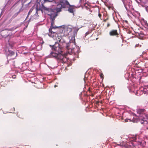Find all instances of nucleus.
Here are the masks:
<instances>
[{"label": "nucleus", "instance_id": "nucleus-1", "mask_svg": "<svg viewBox=\"0 0 148 148\" xmlns=\"http://www.w3.org/2000/svg\"><path fill=\"white\" fill-rule=\"evenodd\" d=\"M49 46L52 51L48 56V58H54L58 62L63 63L67 62V58L63 55V50L58 42H56L54 45H50Z\"/></svg>", "mask_w": 148, "mask_h": 148}, {"label": "nucleus", "instance_id": "nucleus-2", "mask_svg": "<svg viewBox=\"0 0 148 148\" xmlns=\"http://www.w3.org/2000/svg\"><path fill=\"white\" fill-rule=\"evenodd\" d=\"M42 9L45 11V12L50 16L53 19L56 18L58 15V13L61 11V8L56 7L55 8L45 7L44 5H42Z\"/></svg>", "mask_w": 148, "mask_h": 148}, {"label": "nucleus", "instance_id": "nucleus-3", "mask_svg": "<svg viewBox=\"0 0 148 148\" xmlns=\"http://www.w3.org/2000/svg\"><path fill=\"white\" fill-rule=\"evenodd\" d=\"M60 44H59L61 46V48L63 50L62 47H65L69 53H74L75 52V49L74 48L75 45L73 43H66L64 39L61 38V39L59 40Z\"/></svg>", "mask_w": 148, "mask_h": 148}, {"label": "nucleus", "instance_id": "nucleus-4", "mask_svg": "<svg viewBox=\"0 0 148 148\" xmlns=\"http://www.w3.org/2000/svg\"><path fill=\"white\" fill-rule=\"evenodd\" d=\"M145 110L143 109H139L137 110V113L141 114L137 118V120L134 122H140L142 124L144 125H147L146 128L148 129V119L147 118V116L145 114H143V112H144Z\"/></svg>", "mask_w": 148, "mask_h": 148}, {"label": "nucleus", "instance_id": "nucleus-5", "mask_svg": "<svg viewBox=\"0 0 148 148\" xmlns=\"http://www.w3.org/2000/svg\"><path fill=\"white\" fill-rule=\"evenodd\" d=\"M55 18H54V19L50 18L51 19V25L49 29V36L51 37H52L53 38V37L54 36L56 35V32L53 31H52V29H55L56 28H57L58 27H56L55 26H54L53 25L54 24V21L55 20Z\"/></svg>", "mask_w": 148, "mask_h": 148}, {"label": "nucleus", "instance_id": "nucleus-6", "mask_svg": "<svg viewBox=\"0 0 148 148\" xmlns=\"http://www.w3.org/2000/svg\"><path fill=\"white\" fill-rule=\"evenodd\" d=\"M73 27L71 26H64L63 28L62 32H63L64 35L67 36L71 32Z\"/></svg>", "mask_w": 148, "mask_h": 148}, {"label": "nucleus", "instance_id": "nucleus-7", "mask_svg": "<svg viewBox=\"0 0 148 148\" xmlns=\"http://www.w3.org/2000/svg\"><path fill=\"white\" fill-rule=\"evenodd\" d=\"M61 4L59 5H57V6L60 7V8H66L68 7V5H70L69 2L67 0H61L60 1Z\"/></svg>", "mask_w": 148, "mask_h": 148}, {"label": "nucleus", "instance_id": "nucleus-8", "mask_svg": "<svg viewBox=\"0 0 148 148\" xmlns=\"http://www.w3.org/2000/svg\"><path fill=\"white\" fill-rule=\"evenodd\" d=\"M124 6L127 12H130V8H131V5H130V3L127 1H123Z\"/></svg>", "mask_w": 148, "mask_h": 148}, {"label": "nucleus", "instance_id": "nucleus-9", "mask_svg": "<svg viewBox=\"0 0 148 148\" xmlns=\"http://www.w3.org/2000/svg\"><path fill=\"white\" fill-rule=\"evenodd\" d=\"M109 34L110 36H112L116 35L117 36L119 35L116 30H111Z\"/></svg>", "mask_w": 148, "mask_h": 148}, {"label": "nucleus", "instance_id": "nucleus-10", "mask_svg": "<svg viewBox=\"0 0 148 148\" xmlns=\"http://www.w3.org/2000/svg\"><path fill=\"white\" fill-rule=\"evenodd\" d=\"M70 40L69 42V43H73V44H74L75 45V37L73 36H72L70 37ZM75 46L74 47H75Z\"/></svg>", "mask_w": 148, "mask_h": 148}, {"label": "nucleus", "instance_id": "nucleus-11", "mask_svg": "<svg viewBox=\"0 0 148 148\" xmlns=\"http://www.w3.org/2000/svg\"><path fill=\"white\" fill-rule=\"evenodd\" d=\"M70 6L69 7V8L68 11L71 13H73V10L74 9V8L72 7V6L70 5H69Z\"/></svg>", "mask_w": 148, "mask_h": 148}, {"label": "nucleus", "instance_id": "nucleus-12", "mask_svg": "<svg viewBox=\"0 0 148 148\" xmlns=\"http://www.w3.org/2000/svg\"><path fill=\"white\" fill-rule=\"evenodd\" d=\"M7 54L8 56H12L15 54V53L13 51L9 50Z\"/></svg>", "mask_w": 148, "mask_h": 148}, {"label": "nucleus", "instance_id": "nucleus-13", "mask_svg": "<svg viewBox=\"0 0 148 148\" xmlns=\"http://www.w3.org/2000/svg\"><path fill=\"white\" fill-rule=\"evenodd\" d=\"M144 143H145V142L144 141H137V144L138 145H142L143 146H145Z\"/></svg>", "mask_w": 148, "mask_h": 148}, {"label": "nucleus", "instance_id": "nucleus-14", "mask_svg": "<svg viewBox=\"0 0 148 148\" xmlns=\"http://www.w3.org/2000/svg\"><path fill=\"white\" fill-rule=\"evenodd\" d=\"M54 0H43L42 2V5H44L45 3L47 2H52Z\"/></svg>", "mask_w": 148, "mask_h": 148}, {"label": "nucleus", "instance_id": "nucleus-15", "mask_svg": "<svg viewBox=\"0 0 148 148\" xmlns=\"http://www.w3.org/2000/svg\"><path fill=\"white\" fill-rule=\"evenodd\" d=\"M42 48V45L41 44L38 45L36 47V49L37 50H40Z\"/></svg>", "mask_w": 148, "mask_h": 148}, {"label": "nucleus", "instance_id": "nucleus-16", "mask_svg": "<svg viewBox=\"0 0 148 148\" xmlns=\"http://www.w3.org/2000/svg\"><path fill=\"white\" fill-rule=\"evenodd\" d=\"M136 137H134L133 138V140L134 141L133 143L132 144V145H133L134 144V143L135 142H137V141L136 140Z\"/></svg>", "mask_w": 148, "mask_h": 148}, {"label": "nucleus", "instance_id": "nucleus-17", "mask_svg": "<svg viewBox=\"0 0 148 148\" xmlns=\"http://www.w3.org/2000/svg\"><path fill=\"white\" fill-rule=\"evenodd\" d=\"M41 8H42V7H41ZM42 8V9H41L40 8H39L38 7H37L36 8V13H37V12H38V11H40V10H41L42 11L43 10H43L42 9V8Z\"/></svg>", "mask_w": 148, "mask_h": 148}, {"label": "nucleus", "instance_id": "nucleus-18", "mask_svg": "<svg viewBox=\"0 0 148 148\" xmlns=\"http://www.w3.org/2000/svg\"><path fill=\"white\" fill-rule=\"evenodd\" d=\"M33 16L34 18L35 19L38 18V12H37V13H36Z\"/></svg>", "mask_w": 148, "mask_h": 148}, {"label": "nucleus", "instance_id": "nucleus-19", "mask_svg": "<svg viewBox=\"0 0 148 148\" xmlns=\"http://www.w3.org/2000/svg\"><path fill=\"white\" fill-rule=\"evenodd\" d=\"M144 8L146 11L148 13V6H144Z\"/></svg>", "mask_w": 148, "mask_h": 148}, {"label": "nucleus", "instance_id": "nucleus-20", "mask_svg": "<svg viewBox=\"0 0 148 148\" xmlns=\"http://www.w3.org/2000/svg\"><path fill=\"white\" fill-rule=\"evenodd\" d=\"M141 47V45H140L139 44H136L135 46V47Z\"/></svg>", "mask_w": 148, "mask_h": 148}, {"label": "nucleus", "instance_id": "nucleus-21", "mask_svg": "<svg viewBox=\"0 0 148 148\" xmlns=\"http://www.w3.org/2000/svg\"><path fill=\"white\" fill-rule=\"evenodd\" d=\"M32 9H31L28 12V15L29 14H30V13L32 12ZM28 16H27V17Z\"/></svg>", "mask_w": 148, "mask_h": 148}, {"label": "nucleus", "instance_id": "nucleus-22", "mask_svg": "<svg viewBox=\"0 0 148 148\" xmlns=\"http://www.w3.org/2000/svg\"><path fill=\"white\" fill-rule=\"evenodd\" d=\"M18 27H14L12 29L13 30H14V29H16Z\"/></svg>", "mask_w": 148, "mask_h": 148}, {"label": "nucleus", "instance_id": "nucleus-23", "mask_svg": "<svg viewBox=\"0 0 148 148\" xmlns=\"http://www.w3.org/2000/svg\"><path fill=\"white\" fill-rule=\"evenodd\" d=\"M147 125H144L145 126V128H144V129H145V130H148V129H147V128H146V127H147Z\"/></svg>", "mask_w": 148, "mask_h": 148}, {"label": "nucleus", "instance_id": "nucleus-24", "mask_svg": "<svg viewBox=\"0 0 148 148\" xmlns=\"http://www.w3.org/2000/svg\"><path fill=\"white\" fill-rule=\"evenodd\" d=\"M16 77V76L15 75H13L12 76V78H15Z\"/></svg>", "mask_w": 148, "mask_h": 148}, {"label": "nucleus", "instance_id": "nucleus-25", "mask_svg": "<svg viewBox=\"0 0 148 148\" xmlns=\"http://www.w3.org/2000/svg\"><path fill=\"white\" fill-rule=\"evenodd\" d=\"M86 76H85V78H84V80L85 82V80H86Z\"/></svg>", "mask_w": 148, "mask_h": 148}, {"label": "nucleus", "instance_id": "nucleus-26", "mask_svg": "<svg viewBox=\"0 0 148 148\" xmlns=\"http://www.w3.org/2000/svg\"><path fill=\"white\" fill-rule=\"evenodd\" d=\"M57 85H55L54 86V87H55V88H56V87H57Z\"/></svg>", "mask_w": 148, "mask_h": 148}, {"label": "nucleus", "instance_id": "nucleus-27", "mask_svg": "<svg viewBox=\"0 0 148 148\" xmlns=\"http://www.w3.org/2000/svg\"><path fill=\"white\" fill-rule=\"evenodd\" d=\"M88 34V33L87 32H86V35H87Z\"/></svg>", "mask_w": 148, "mask_h": 148}, {"label": "nucleus", "instance_id": "nucleus-28", "mask_svg": "<svg viewBox=\"0 0 148 148\" xmlns=\"http://www.w3.org/2000/svg\"><path fill=\"white\" fill-rule=\"evenodd\" d=\"M109 25H110L109 24H108V25H107V26H108V27Z\"/></svg>", "mask_w": 148, "mask_h": 148}, {"label": "nucleus", "instance_id": "nucleus-29", "mask_svg": "<svg viewBox=\"0 0 148 148\" xmlns=\"http://www.w3.org/2000/svg\"><path fill=\"white\" fill-rule=\"evenodd\" d=\"M99 17H100V16H101V15L100 14H99Z\"/></svg>", "mask_w": 148, "mask_h": 148}, {"label": "nucleus", "instance_id": "nucleus-30", "mask_svg": "<svg viewBox=\"0 0 148 148\" xmlns=\"http://www.w3.org/2000/svg\"><path fill=\"white\" fill-rule=\"evenodd\" d=\"M81 1H82V0H80L79 2H81Z\"/></svg>", "mask_w": 148, "mask_h": 148}, {"label": "nucleus", "instance_id": "nucleus-31", "mask_svg": "<svg viewBox=\"0 0 148 148\" xmlns=\"http://www.w3.org/2000/svg\"><path fill=\"white\" fill-rule=\"evenodd\" d=\"M125 22H127V21H125Z\"/></svg>", "mask_w": 148, "mask_h": 148}, {"label": "nucleus", "instance_id": "nucleus-32", "mask_svg": "<svg viewBox=\"0 0 148 148\" xmlns=\"http://www.w3.org/2000/svg\"><path fill=\"white\" fill-rule=\"evenodd\" d=\"M7 62H8V60H7Z\"/></svg>", "mask_w": 148, "mask_h": 148}, {"label": "nucleus", "instance_id": "nucleus-33", "mask_svg": "<svg viewBox=\"0 0 148 148\" xmlns=\"http://www.w3.org/2000/svg\"><path fill=\"white\" fill-rule=\"evenodd\" d=\"M1 83L0 84V85H1Z\"/></svg>", "mask_w": 148, "mask_h": 148}, {"label": "nucleus", "instance_id": "nucleus-34", "mask_svg": "<svg viewBox=\"0 0 148 148\" xmlns=\"http://www.w3.org/2000/svg\"><path fill=\"white\" fill-rule=\"evenodd\" d=\"M119 145V146H121V145Z\"/></svg>", "mask_w": 148, "mask_h": 148}, {"label": "nucleus", "instance_id": "nucleus-35", "mask_svg": "<svg viewBox=\"0 0 148 148\" xmlns=\"http://www.w3.org/2000/svg\"><path fill=\"white\" fill-rule=\"evenodd\" d=\"M58 39H60V38H58Z\"/></svg>", "mask_w": 148, "mask_h": 148}, {"label": "nucleus", "instance_id": "nucleus-36", "mask_svg": "<svg viewBox=\"0 0 148 148\" xmlns=\"http://www.w3.org/2000/svg\"><path fill=\"white\" fill-rule=\"evenodd\" d=\"M131 145H129V146H130Z\"/></svg>", "mask_w": 148, "mask_h": 148}]
</instances>
